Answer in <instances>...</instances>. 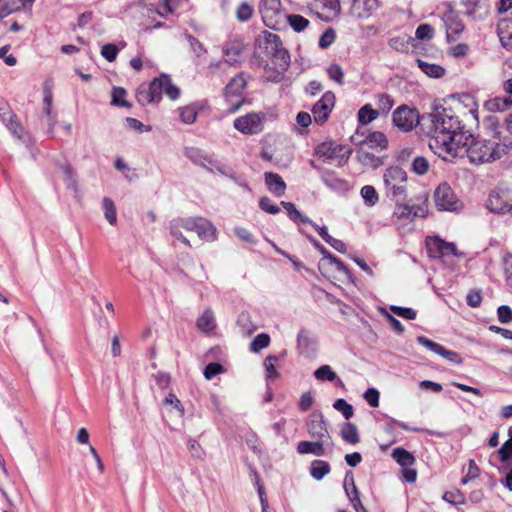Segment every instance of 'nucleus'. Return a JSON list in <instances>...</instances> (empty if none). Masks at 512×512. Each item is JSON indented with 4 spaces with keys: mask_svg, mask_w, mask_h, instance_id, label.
<instances>
[{
    "mask_svg": "<svg viewBox=\"0 0 512 512\" xmlns=\"http://www.w3.org/2000/svg\"><path fill=\"white\" fill-rule=\"evenodd\" d=\"M428 256H463L455 243L447 242L439 236H427L425 239Z\"/></svg>",
    "mask_w": 512,
    "mask_h": 512,
    "instance_id": "12",
    "label": "nucleus"
},
{
    "mask_svg": "<svg viewBox=\"0 0 512 512\" xmlns=\"http://www.w3.org/2000/svg\"><path fill=\"white\" fill-rule=\"evenodd\" d=\"M259 207L266 213L275 215L280 212V208L275 205L269 197H262L259 200Z\"/></svg>",
    "mask_w": 512,
    "mask_h": 512,
    "instance_id": "63",
    "label": "nucleus"
},
{
    "mask_svg": "<svg viewBox=\"0 0 512 512\" xmlns=\"http://www.w3.org/2000/svg\"><path fill=\"white\" fill-rule=\"evenodd\" d=\"M281 205L286 210L289 218L295 223H311V220L304 216L293 203L281 201Z\"/></svg>",
    "mask_w": 512,
    "mask_h": 512,
    "instance_id": "39",
    "label": "nucleus"
},
{
    "mask_svg": "<svg viewBox=\"0 0 512 512\" xmlns=\"http://www.w3.org/2000/svg\"><path fill=\"white\" fill-rule=\"evenodd\" d=\"M358 122L367 125L379 117V111L373 109L371 104H365L358 110Z\"/></svg>",
    "mask_w": 512,
    "mask_h": 512,
    "instance_id": "38",
    "label": "nucleus"
},
{
    "mask_svg": "<svg viewBox=\"0 0 512 512\" xmlns=\"http://www.w3.org/2000/svg\"><path fill=\"white\" fill-rule=\"evenodd\" d=\"M195 232L197 233L198 237L206 242H212L216 239L217 236V229L212 224L211 221H209L206 218H202L200 222L198 223V226L196 227Z\"/></svg>",
    "mask_w": 512,
    "mask_h": 512,
    "instance_id": "25",
    "label": "nucleus"
},
{
    "mask_svg": "<svg viewBox=\"0 0 512 512\" xmlns=\"http://www.w3.org/2000/svg\"><path fill=\"white\" fill-rule=\"evenodd\" d=\"M203 217H188V218H177L170 222V233L171 235L181 241L186 246H191L189 240L183 236L181 229H185L187 231H194L198 226L200 220Z\"/></svg>",
    "mask_w": 512,
    "mask_h": 512,
    "instance_id": "15",
    "label": "nucleus"
},
{
    "mask_svg": "<svg viewBox=\"0 0 512 512\" xmlns=\"http://www.w3.org/2000/svg\"><path fill=\"white\" fill-rule=\"evenodd\" d=\"M102 207L104 210V216L106 220L111 225H115L117 223V213L113 200L110 199L109 197H104L102 200Z\"/></svg>",
    "mask_w": 512,
    "mask_h": 512,
    "instance_id": "44",
    "label": "nucleus"
},
{
    "mask_svg": "<svg viewBox=\"0 0 512 512\" xmlns=\"http://www.w3.org/2000/svg\"><path fill=\"white\" fill-rule=\"evenodd\" d=\"M442 499L444 501L448 502L449 504H452L455 506L465 504V502H466V497L460 489L446 491L443 494Z\"/></svg>",
    "mask_w": 512,
    "mask_h": 512,
    "instance_id": "46",
    "label": "nucleus"
},
{
    "mask_svg": "<svg viewBox=\"0 0 512 512\" xmlns=\"http://www.w3.org/2000/svg\"><path fill=\"white\" fill-rule=\"evenodd\" d=\"M340 435L346 443L355 445L360 442L359 432L354 423H344L341 427Z\"/></svg>",
    "mask_w": 512,
    "mask_h": 512,
    "instance_id": "33",
    "label": "nucleus"
},
{
    "mask_svg": "<svg viewBox=\"0 0 512 512\" xmlns=\"http://www.w3.org/2000/svg\"><path fill=\"white\" fill-rule=\"evenodd\" d=\"M393 124L403 132L412 131L417 125L422 127V115L407 105L397 107L392 113Z\"/></svg>",
    "mask_w": 512,
    "mask_h": 512,
    "instance_id": "7",
    "label": "nucleus"
},
{
    "mask_svg": "<svg viewBox=\"0 0 512 512\" xmlns=\"http://www.w3.org/2000/svg\"><path fill=\"white\" fill-rule=\"evenodd\" d=\"M509 439L505 441L497 451L501 462L507 463L512 459V428L508 430Z\"/></svg>",
    "mask_w": 512,
    "mask_h": 512,
    "instance_id": "47",
    "label": "nucleus"
},
{
    "mask_svg": "<svg viewBox=\"0 0 512 512\" xmlns=\"http://www.w3.org/2000/svg\"><path fill=\"white\" fill-rule=\"evenodd\" d=\"M196 325H197L198 329L203 332L208 333V332L213 331L216 327V324H215V318H214L212 310H210V309L205 310L202 313V315L197 319Z\"/></svg>",
    "mask_w": 512,
    "mask_h": 512,
    "instance_id": "35",
    "label": "nucleus"
},
{
    "mask_svg": "<svg viewBox=\"0 0 512 512\" xmlns=\"http://www.w3.org/2000/svg\"><path fill=\"white\" fill-rule=\"evenodd\" d=\"M307 5L312 9H324L328 11H336L339 8L338 0H315L314 2H307Z\"/></svg>",
    "mask_w": 512,
    "mask_h": 512,
    "instance_id": "53",
    "label": "nucleus"
},
{
    "mask_svg": "<svg viewBox=\"0 0 512 512\" xmlns=\"http://www.w3.org/2000/svg\"><path fill=\"white\" fill-rule=\"evenodd\" d=\"M352 149L347 145L336 144L335 142H323L315 148V155L322 158L326 163L335 162L337 167H343L349 160Z\"/></svg>",
    "mask_w": 512,
    "mask_h": 512,
    "instance_id": "6",
    "label": "nucleus"
},
{
    "mask_svg": "<svg viewBox=\"0 0 512 512\" xmlns=\"http://www.w3.org/2000/svg\"><path fill=\"white\" fill-rule=\"evenodd\" d=\"M392 458L401 467H412L416 462L415 456L403 447L394 448L392 451Z\"/></svg>",
    "mask_w": 512,
    "mask_h": 512,
    "instance_id": "30",
    "label": "nucleus"
},
{
    "mask_svg": "<svg viewBox=\"0 0 512 512\" xmlns=\"http://www.w3.org/2000/svg\"><path fill=\"white\" fill-rule=\"evenodd\" d=\"M270 344V336L267 333L258 334L250 343V351L258 353Z\"/></svg>",
    "mask_w": 512,
    "mask_h": 512,
    "instance_id": "50",
    "label": "nucleus"
},
{
    "mask_svg": "<svg viewBox=\"0 0 512 512\" xmlns=\"http://www.w3.org/2000/svg\"><path fill=\"white\" fill-rule=\"evenodd\" d=\"M380 7L379 0H355L353 9L358 18L367 19Z\"/></svg>",
    "mask_w": 512,
    "mask_h": 512,
    "instance_id": "21",
    "label": "nucleus"
},
{
    "mask_svg": "<svg viewBox=\"0 0 512 512\" xmlns=\"http://www.w3.org/2000/svg\"><path fill=\"white\" fill-rule=\"evenodd\" d=\"M156 385L161 390H166L170 387L171 376L167 372L158 371L153 375Z\"/></svg>",
    "mask_w": 512,
    "mask_h": 512,
    "instance_id": "61",
    "label": "nucleus"
},
{
    "mask_svg": "<svg viewBox=\"0 0 512 512\" xmlns=\"http://www.w3.org/2000/svg\"><path fill=\"white\" fill-rule=\"evenodd\" d=\"M286 20L293 31L300 33L309 26V20L299 14H288Z\"/></svg>",
    "mask_w": 512,
    "mask_h": 512,
    "instance_id": "41",
    "label": "nucleus"
},
{
    "mask_svg": "<svg viewBox=\"0 0 512 512\" xmlns=\"http://www.w3.org/2000/svg\"><path fill=\"white\" fill-rule=\"evenodd\" d=\"M286 351L283 350L279 355H268L263 362L265 368V376L267 381H273L277 379L280 374L276 369L275 363L284 359Z\"/></svg>",
    "mask_w": 512,
    "mask_h": 512,
    "instance_id": "23",
    "label": "nucleus"
},
{
    "mask_svg": "<svg viewBox=\"0 0 512 512\" xmlns=\"http://www.w3.org/2000/svg\"><path fill=\"white\" fill-rule=\"evenodd\" d=\"M361 197L368 206H374L378 200V193L376 189L371 185H365L360 191Z\"/></svg>",
    "mask_w": 512,
    "mask_h": 512,
    "instance_id": "49",
    "label": "nucleus"
},
{
    "mask_svg": "<svg viewBox=\"0 0 512 512\" xmlns=\"http://www.w3.org/2000/svg\"><path fill=\"white\" fill-rule=\"evenodd\" d=\"M331 471V466L324 460H313L310 465V475L317 481L322 480Z\"/></svg>",
    "mask_w": 512,
    "mask_h": 512,
    "instance_id": "31",
    "label": "nucleus"
},
{
    "mask_svg": "<svg viewBox=\"0 0 512 512\" xmlns=\"http://www.w3.org/2000/svg\"><path fill=\"white\" fill-rule=\"evenodd\" d=\"M163 84L161 75L154 78L148 86L140 85L136 90L137 102L142 106L152 103H159L162 99Z\"/></svg>",
    "mask_w": 512,
    "mask_h": 512,
    "instance_id": "10",
    "label": "nucleus"
},
{
    "mask_svg": "<svg viewBox=\"0 0 512 512\" xmlns=\"http://www.w3.org/2000/svg\"><path fill=\"white\" fill-rule=\"evenodd\" d=\"M265 184L268 190L277 197H281L285 194L286 183L282 177L274 172L264 173Z\"/></svg>",
    "mask_w": 512,
    "mask_h": 512,
    "instance_id": "22",
    "label": "nucleus"
},
{
    "mask_svg": "<svg viewBox=\"0 0 512 512\" xmlns=\"http://www.w3.org/2000/svg\"><path fill=\"white\" fill-rule=\"evenodd\" d=\"M327 74L331 80L337 82L338 84L343 83L344 72L340 65L335 63L329 65L327 68Z\"/></svg>",
    "mask_w": 512,
    "mask_h": 512,
    "instance_id": "59",
    "label": "nucleus"
},
{
    "mask_svg": "<svg viewBox=\"0 0 512 512\" xmlns=\"http://www.w3.org/2000/svg\"><path fill=\"white\" fill-rule=\"evenodd\" d=\"M479 475H480V469L477 466L476 462L473 459H471V460H469V464H468V472L461 479V484L466 485L469 481L479 477Z\"/></svg>",
    "mask_w": 512,
    "mask_h": 512,
    "instance_id": "62",
    "label": "nucleus"
},
{
    "mask_svg": "<svg viewBox=\"0 0 512 512\" xmlns=\"http://www.w3.org/2000/svg\"><path fill=\"white\" fill-rule=\"evenodd\" d=\"M35 0H0V20L25 8H31Z\"/></svg>",
    "mask_w": 512,
    "mask_h": 512,
    "instance_id": "20",
    "label": "nucleus"
},
{
    "mask_svg": "<svg viewBox=\"0 0 512 512\" xmlns=\"http://www.w3.org/2000/svg\"><path fill=\"white\" fill-rule=\"evenodd\" d=\"M184 155L193 164L200 166L209 172L216 170L221 174H225L221 162L215 157L213 153L198 147H186L184 149Z\"/></svg>",
    "mask_w": 512,
    "mask_h": 512,
    "instance_id": "8",
    "label": "nucleus"
},
{
    "mask_svg": "<svg viewBox=\"0 0 512 512\" xmlns=\"http://www.w3.org/2000/svg\"><path fill=\"white\" fill-rule=\"evenodd\" d=\"M223 371L224 368L220 363L212 362L205 366L203 374L207 380H211Z\"/></svg>",
    "mask_w": 512,
    "mask_h": 512,
    "instance_id": "60",
    "label": "nucleus"
},
{
    "mask_svg": "<svg viewBox=\"0 0 512 512\" xmlns=\"http://www.w3.org/2000/svg\"><path fill=\"white\" fill-rule=\"evenodd\" d=\"M163 84V93L171 100H176L180 96V89L172 83V79L167 74H161Z\"/></svg>",
    "mask_w": 512,
    "mask_h": 512,
    "instance_id": "40",
    "label": "nucleus"
},
{
    "mask_svg": "<svg viewBox=\"0 0 512 512\" xmlns=\"http://www.w3.org/2000/svg\"><path fill=\"white\" fill-rule=\"evenodd\" d=\"M251 76L246 72L235 75L225 86L223 94L229 104L228 112L235 113L246 103L244 92Z\"/></svg>",
    "mask_w": 512,
    "mask_h": 512,
    "instance_id": "4",
    "label": "nucleus"
},
{
    "mask_svg": "<svg viewBox=\"0 0 512 512\" xmlns=\"http://www.w3.org/2000/svg\"><path fill=\"white\" fill-rule=\"evenodd\" d=\"M422 129L430 136L429 147L445 161L459 156L461 145L472 137L465 123L451 109H436L422 115Z\"/></svg>",
    "mask_w": 512,
    "mask_h": 512,
    "instance_id": "1",
    "label": "nucleus"
},
{
    "mask_svg": "<svg viewBox=\"0 0 512 512\" xmlns=\"http://www.w3.org/2000/svg\"><path fill=\"white\" fill-rule=\"evenodd\" d=\"M383 180L387 197L395 202H400L406 198L407 173L399 166H391L386 169Z\"/></svg>",
    "mask_w": 512,
    "mask_h": 512,
    "instance_id": "5",
    "label": "nucleus"
},
{
    "mask_svg": "<svg viewBox=\"0 0 512 512\" xmlns=\"http://www.w3.org/2000/svg\"><path fill=\"white\" fill-rule=\"evenodd\" d=\"M185 37L189 42L192 51L197 57L204 56L207 53V50L205 49L204 45L194 36L186 34Z\"/></svg>",
    "mask_w": 512,
    "mask_h": 512,
    "instance_id": "58",
    "label": "nucleus"
},
{
    "mask_svg": "<svg viewBox=\"0 0 512 512\" xmlns=\"http://www.w3.org/2000/svg\"><path fill=\"white\" fill-rule=\"evenodd\" d=\"M254 13V8L251 4L248 2H242L240 3L236 8V19L240 22H247L249 21Z\"/></svg>",
    "mask_w": 512,
    "mask_h": 512,
    "instance_id": "45",
    "label": "nucleus"
},
{
    "mask_svg": "<svg viewBox=\"0 0 512 512\" xmlns=\"http://www.w3.org/2000/svg\"><path fill=\"white\" fill-rule=\"evenodd\" d=\"M497 31L503 47L512 50V20L500 21Z\"/></svg>",
    "mask_w": 512,
    "mask_h": 512,
    "instance_id": "28",
    "label": "nucleus"
},
{
    "mask_svg": "<svg viewBox=\"0 0 512 512\" xmlns=\"http://www.w3.org/2000/svg\"><path fill=\"white\" fill-rule=\"evenodd\" d=\"M443 21L446 28V37L449 42L455 41L465 29L462 20L453 10L444 13Z\"/></svg>",
    "mask_w": 512,
    "mask_h": 512,
    "instance_id": "17",
    "label": "nucleus"
},
{
    "mask_svg": "<svg viewBox=\"0 0 512 512\" xmlns=\"http://www.w3.org/2000/svg\"><path fill=\"white\" fill-rule=\"evenodd\" d=\"M434 200L438 209L455 211L460 207V201L447 183H441L434 192Z\"/></svg>",
    "mask_w": 512,
    "mask_h": 512,
    "instance_id": "11",
    "label": "nucleus"
},
{
    "mask_svg": "<svg viewBox=\"0 0 512 512\" xmlns=\"http://www.w3.org/2000/svg\"><path fill=\"white\" fill-rule=\"evenodd\" d=\"M333 408L339 411L346 420H349L354 415V408L345 399L339 398L334 401Z\"/></svg>",
    "mask_w": 512,
    "mask_h": 512,
    "instance_id": "48",
    "label": "nucleus"
},
{
    "mask_svg": "<svg viewBox=\"0 0 512 512\" xmlns=\"http://www.w3.org/2000/svg\"><path fill=\"white\" fill-rule=\"evenodd\" d=\"M486 208L493 213L502 214L508 211V203L501 193L492 191L486 201Z\"/></svg>",
    "mask_w": 512,
    "mask_h": 512,
    "instance_id": "24",
    "label": "nucleus"
},
{
    "mask_svg": "<svg viewBox=\"0 0 512 512\" xmlns=\"http://www.w3.org/2000/svg\"><path fill=\"white\" fill-rule=\"evenodd\" d=\"M503 90L507 96H497L486 101L485 106L492 112H503L512 107V78L503 82Z\"/></svg>",
    "mask_w": 512,
    "mask_h": 512,
    "instance_id": "16",
    "label": "nucleus"
},
{
    "mask_svg": "<svg viewBox=\"0 0 512 512\" xmlns=\"http://www.w3.org/2000/svg\"><path fill=\"white\" fill-rule=\"evenodd\" d=\"M242 52L240 43L226 44L223 48V53L227 56L226 62L229 65H234L238 61V57Z\"/></svg>",
    "mask_w": 512,
    "mask_h": 512,
    "instance_id": "43",
    "label": "nucleus"
},
{
    "mask_svg": "<svg viewBox=\"0 0 512 512\" xmlns=\"http://www.w3.org/2000/svg\"><path fill=\"white\" fill-rule=\"evenodd\" d=\"M307 430L312 438L323 440L328 436L327 424L321 412L315 411L310 414L307 421Z\"/></svg>",
    "mask_w": 512,
    "mask_h": 512,
    "instance_id": "18",
    "label": "nucleus"
},
{
    "mask_svg": "<svg viewBox=\"0 0 512 512\" xmlns=\"http://www.w3.org/2000/svg\"><path fill=\"white\" fill-rule=\"evenodd\" d=\"M411 41L412 38L408 35H398L390 38L388 41V45L395 51L408 53L411 47L413 46Z\"/></svg>",
    "mask_w": 512,
    "mask_h": 512,
    "instance_id": "34",
    "label": "nucleus"
},
{
    "mask_svg": "<svg viewBox=\"0 0 512 512\" xmlns=\"http://www.w3.org/2000/svg\"><path fill=\"white\" fill-rule=\"evenodd\" d=\"M52 100H53V93L52 90L48 87L44 89V113L50 117L51 123H50V129L55 125V117L52 116Z\"/></svg>",
    "mask_w": 512,
    "mask_h": 512,
    "instance_id": "51",
    "label": "nucleus"
},
{
    "mask_svg": "<svg viewBox=\"0 0 512 512\" xmlns=\"http://www.w3.org/2000/svg\"><path fill=\"white\" fill-rule=\"evenodd\" d=\"M497 316L498 320L503 323L507 324L512 321V309L508 305H501L497 309Z\"/></svg>",
    "mask_w": 512,
    "mask_h": 512,
    "instance_id": "64",
    "label": "nucleus"
},
{
    "mask_svg": "<svg viewBox=\"0 0 512 512\" xmlns=\"http://www.w3.org/2000/svg\"><path fill=\"white\" fill-rule=\"evenodd\" d=\"M487 125L491 131V138H469L466 144L461 145L458 157L467 156L472 164L480 165L491 163L506 156L512 150V138L502 136L499 131L500 123L496 118L487 119Z\"/></svg>",
    "mask_w": 512,
    "mask_h": 512,
    "instance_id": "2",
    "label": "nucleus"
},
{
    "mask_svg": "<svg viewBox=\"0 0 512 512\" xmlns=\"http://www.w3.org/2000/svg\"><path fill=\"white\" fill-rule=\"evenodd\" d=\"M297 452L299 454H313L316 456H323L325 454L323 441L318 439L315 442L300 441L297 445Z\"/></svg>",
    "mask_w": 512,
    "mask_h": 512,
    "instance_id": "27",
    "label": "nucleus"
},
{
    "mask_svg": "<svg viewBox=\"0 0 512 512\" xmlns=\"http://www.w3.org/2000/svg\"><path fill=\"white\" fill-rule=\"evenodd\" d=\"M363 144L367 145L369 148L372 149H385L388 145V140L383 132L375 131L369 133L366 136V138L363 140Z\"/></svg>",
    "mask_w": 512,
    "mask_h": 512,
    "instance_id": "32",
    "label": "nucleus"
},
{
    "mask_svg": "<svg viewBox=\"0 0 512 512\" xmlns=\"http://www.w3.org/2000/svg\"><path fill=\"white\" fill-rule=\"evenodd\" d=\"M314 376L319 381H329L334 382L336 386H344L343 381L338 377V375L329 365L320 366L315 370Z\"/></svg>",
    "mask_w": 512,
    "mask_h": 512,
    "instance_id": "29",
    "label": "nucleus"
},
{
    "mask_svg": "<svg viewBox=\"0 0 512 512\" xmlns=\"http://www.w3.org/2000/svg\"><path fill=\"white\" fill-rule=\"evenodd\" d=\"M394 216L398 218H409V217H417L419 213L414 210L413 206H409L407 204H401L396 202V207L394 210Z\"/></svg>",
    "mask_w": 512,
    "mask_h": 512,
    "instance_id": "52",
    "label": "nucleus"
},
{
    "mask_svg": "<svg viewBox=\"0 0 512 512\" xmlns=\"http://www.w3.org/2000/svg\"><path fill=\"white\" fill-rule=\"evenodd\" d=\"M206 108H208L207 100L192 102L186 106L178 108L179 118L184 124L191 125L196 121L198 114Z\"/></svg>",
    "mask_w": 512,
    "mask_h": 512,
    "instance_id": "19",
    "label": "nucleus"
},
{
    "mask_svg": "<svg viewBox=\"0 0 512 512\" xmlns=\"http://www.w3.org/2000/svg\"><path fill=\"white\" fill-rule=\"evenodd\" d=\"M256 46L271 58L272 63L282 72L290 66V54L283 47L278 34L263 31L256 39Z\"/></svg>",
    "mask_w": 512,
    "mask_h": 512,
    "instance_id": "3",
    "label": "nucleus"
},
{
    "mask_svg": "<svg viewBox=\"0 0 512 512\" xmlns=\"http://www.w3.org/2000/svg\"><path fill=\"white\" fill-rule=\"evenodd\" d=\"M336 39V32L333 28H327L319 38L318 45L321 49H327Z\"/></svg>",
    "mask_w": 512,
    "mask_h": 512,
    "instance_id": "56",
    "label": "nucleus"
},
{
    "mask_svg": "<svg viewBox=\"0 0 512 512\" xmlns=\"http://www.w3.org/2000/svg\"><path fill=\"white\" fill-rule=\"evenodd\" d=\"M126 95H127V92L124 88L113 87L112 93H111V97H112L111 105L117 106V107L130 108L131 104L128 101H126V99H125Z\"/></svg>",
    "mask_w": 512,
    "mask_h": 512,
    "instance_id": "42",
    "label": "nucleus"
},
{
    "mask_svg": "<svg viewBox=\"0 0 512 512\" xmlns=\"http://www.w3.org/2000/svg\"><path fill=\"white\" fill-rule=\"evenodd\" d=\"M264 120L265 115L263 113L250 112L237 117L233 122V126L242 134L254 135L263 131Z\"/></svg>",
    "mask_w": 512,
    "mask_h": 512,
    "instance_id": "9",
    "label": "nucleus"
},
{
    "mask_svg": "<svg viewBox=\"0 0 512 512\" xmlns=\"http://www.w3.org/2000/svg\"><path fill=\"white\" fill-rule=\"evenodd\" d=\"M344 490L348 498L359 494V490L355 485L354 475L352 471H347L344 477Z\"/></svg>",
    "mask_w": 512,
    "mask_h": 512,
    "instance_id": "55",
    "label": "nucleus"
},
{
    "mask_svg": "<svg viewBox=\"0 0 512 512\" xmlns=\"http://www.w3.org/2000/svg\"><path fill=\"white\" fill-rule=\"evenodd\" d=\"M429 162L423 156H417L412 161V171L417 175H424L429 170Z\"/></svg>",
    "mask_w": 512,
    "mask_h": 512,
    "instance_id": "54",
    "label": "nucleus"
},
{
    "mask_svg": "<svg viewBox=\"0 0 512 512\" xmlns=\"http://www.w3.org/2000/svg\"><path fill=\"white\" fill-rule=\"evenodd\" d=\"M417 64L421 71L429 77L440 78L445 74V69L441 65L428 63L421 59H417Z\"/></svg>",
    "mask_w": 512,
    "mask_h": 512,
    "instance_id": "36",
    "label": "nucleus"
},
{
    "mask_svg": "<svg viewBox=\"0 0 512 512\" xmlns=\"http://www.w3.org/2000/svg\"><path fill=\"white\" fill-rule=\"evenodd\" d=\"M259 11L264 24L275 29L282 16L281 0H260Z\"/></svg>",
    "mask_w": 512,
    "mask_h": 512,
    "instance_id": "13",
    "label": "nucleus"
},
{
    "mask_svg": "<svg viewBox=\"0 0 512 512\" xmlns=\"http://www.w3.org/2000/svg\"><path fill=\"white\" fill-rule=\"evenodd\" d=\"M394 104H395V101L391 95H389L387 93H380L376 96L377 109H375V110L379 111V116L380 115L386 116V115H388L390 110L393 108Z\"/></svg>",
    "mask_w": 512,
    "mask_h": 512,
    "instance_id": "37",
    "label": "nucleus"
},
{
    "mask_svg": "<svg viewBox=\"0 0 512 512\" xmlns=\"http://www.w3.org/2000/svg\"><path fill=\"white\" fill-rule=\"evenodd\" d=\"M390 310L398 315L399 317H402L407 320H414L416 318V311L410 307H401V306H395L392 305L390 307Z\"/></svg>",
    "mask_w": 512,
    "mask_h": 512,
    "instance_id": "57",
    "label": "nucleus"
},
{
    "mask_svg": "<svg viewBox=\"0 0 512 512\" xmlns=\"http://www.w3.org/2000/svg\"><path fill=\"white\" fill-rule=\"evenodd\" d=\"M335 105V95L331 91L325 92L313 105L312 115L316 123L323 124L327 121Z\"/></svg>",
    "mask_w": 512,
    "mask_h": 512,
    "instance_id": "14",
    "label": "nucleus"
},
{
    "mask_svg": "<svg viewBox=\"0 0 512 512\" xmlns=\"http://www.w3.org/2000/svg\"><path fill=\"white\" fill-rule=\"evenodd\" d=\"M321 179L323 183L332 190L340 191L347 187V182L344 179L339 178L332 170H323Z\"/></svg>",
    "mask_w": 512,
    "mask_h": 512,
    "instance_id": "26",
    "label": "nucleus"
}]
</instances>
